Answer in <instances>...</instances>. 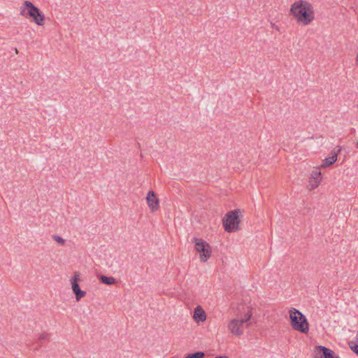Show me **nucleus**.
Segmentation results:
<instances>
[{"label":"nucleus","instance_id":"f257e3e1","mask_svg":"<svg viewBox=\"0 0 358 358\" xmlns=\"http://www.w3.org/2000/svg\"><path fill=\"white\" fill-rule=\"evenodd\" d=\"M290 13L302 25L309 24L315 17L313 6L303 0L294 2L291 6Z\"/></svg>","mask_w":358,"mask_h":358},{"label":"nucleus","instance_id":"f03ea898","mask_svg":"<svg viewBox=\"0 0 358 358\" xmlns=\"http://www.w3.org/2000/svg\"><path fill=\"white\" fill-rule=\"evenodd\" d=\"M252 308L248 306H242L239 308V318L231 320L227 325L231 334L240 337L243 334V324L247 322L252 317Z\"/></svg>","mask_w":358,"mask_h":358},{"label":"nucleus","instance_id":"7ed1b4c3","mask_svg":"<svg viewBox=\"0 0 358 358\" xmlns=\"http://www.w3.org/2000/svg\"><path fill=\"white\" fill-rule=\"evenodd\" d=\"M20 15L26 19L31 20L38 26L45 24V17L41 13L39 9L31 1H24L20 8Z\"/></svg>","mask_w":358,"mask_h":358},{"label":"nucleus","instance_id":"20e7f679","mask_svg":"<svg viewBox=\"0 0 358 358\" xmlns=\"http://www.w3.org/2000/svg\"><path fill=\"white\" fill-rule=\"evenodd\" d=\"M292 327L299 332L306 334L309 331V324L306 317L298 310L292 308L289 311Z\"/></svg>","mask_w":358,"mask_h":358},{"label":"nucleus","instance_id":"39448f33","mask_svg":"<svg viewBox=\"0 0 358 358\" xmlns=\"http://www.w3.org/2000/svg\"><path fill=\"white\" fill-rule=\"evenodd\" d=\"M240 214L241 211L239 210H234L225 215L222 219V223L226 231L231 233L240 229Z\"/></svg>","mask_w":358,"mask_h":358},{"label":"nucleus","instance_id":"423d86ee","mask_svg":"<svg viewBox=\"0 0 358 358\" xmlns=\"http://www.w3.org/2000/svg\"><path fill=\"white\" fill-rule=\"evenodd\" d=\"M194 248L199 255L200 261L206 262L212 255V248L208 243L201 238H195L193 240Z\"/></svg>","mask_w":358,"mask_h":358},{"label":"nucleus","instance_id":"0eeeda50","mask_svg":"<svg viewBox=\"0 0 358 358\" xmlns=\"http://www.w3.org/2000/svg\"><path fill=\"white\" fill-rule=\"evenodd\" d=\"M313 358H339L335 356L334 352L324 346L317 345L313 350Z\"/></svg>","mask_w":358,"mask_h":358},{"label":"nucleus","instance_id":"6e6552de","mask_svg":"<svg viewBox=\"0 0 358 358\" xmlns=\"http://www.w3.org/2000/svg\"><path fill=\"white\" fill-rule=\"evenodd\" d=\"M322 180V173L320 171H313L311 172L309 180H308V184L307 185V189L309 191H312L320 185Z\"/></svg>","mask_w":358,"mask_h":358},{"label":"nucleus","instance_id":"1a4fd4ad","mask_svg":"<svg viewBox=\"0 0 358 358\" xmlns=\"http://www.w3.org/2000/svg\"><path fill=\"white\" fill-rule=\"evenodd\" d=\"M146 201L152 212H155L159 209V200L153 191L148 192L146 196Z\"/></svg>","mask_w":358,"mask_h":358},{"label":"nucleus","instance_id":"9d476101","mask_svg":"<svg viewBox=\"0 0 358 358\" xmlns=\"http://www.w3.org/2000/svg\"><path fill=\"white\" fill-rule=\"evenodd\" d=\"M193 318L196 322H204L206 320V314L201 306H198L195 308Z\"/></svg>","mask_w":358,"mask_h":358},{"label":"nucleus","instance_id":"9b49d317","mask_svg":"<svg viewBox=\"0 0 358 358\" xmlns=\"http://www.w3.org/2000/svg\"><path fill=\"white\" fill-rule=\"evenodd\" d=\"M72 286V290L73 293L76 294V299L77 301H79L81 298L84 297L85 295V292L82 291L80 289L79 285L78 282H71Z\"/></svg>","mask_w":358,"mask_h":358},{"label":"nucleus","instance_id":"f8f14e48","mask_svg":"<svg viewBox=\"0 0 358 358\" xmlns=\"http://www.w3.org/2000/svg\"><path fill=\"white\" fill-rule=\"evenodd\" d=\"M336 152H334L331 157H327L323 160V163L319 166V169H324L332 165L337 160Z\"/></svg>","mask_w":358,"mask_h":358},{"label":"nucleus","instance_id":"ddd939ff","mask_svg":"<svg viewBox=\"0 0 358 358\" xmlns=\"http://www.w3.org/2000/svg\"><path fill=\"white\" fill-rule=\"evenodd\" d=\"M101 280L102 283L106 284V285H113L115 282V279L113 277H106V276H101Z\"/></svg>","mask_w":358,"mask_h":358},{"label":"nucleus","instance_id":"4468645a","mask_svg":"<svg viewBox=\"0 0 358 358\" xmlns=\"http://www.w3.org/2000/svg\"><path fill=\"white\" fill-rule=\"evenodd\" d=\"M80 280V273H79V272L76 271L74 273L73 276L71 279V282H78Z\"/></svg>","mask_w":358,"mask_h":358},{"label":"nucleus","instance_id":"2eb2a0df","mask_svg":"<svg viewBox=\"0 0 358 358\" xmlns=\"http://www.w3.org/2000/svg\"><path fill=\"white\" fill-rule=\"evenodd\" d=\"M55 240L61 245L64 244V240L59 236H55Z\"/></svg>","mask_w":358,"mask_h":358},{"label":"nucleus","instance_id":"dca6fc26","mask_svg":"<svg viewBox=\"0 0 358 358\" xmlns=\"http://www.w3.org/2000/svg\"><path fill=\"white\" fill-rule=\"evenodd\" d=\"M350 348L358 355V345L355 344L354 345H350Z\"/></svg>","mask_w":358,"mask_h":358},{"label":"nucleus","instance_id":"f3484780","mask_svg":"<svg viewBox=\"0 0 358 358\" xmlns=\"http://www.w3.org/2000/svg\"><path fill=\"white\" fill-rule=\"evenodd\" d=\"M273 27L275 28L277 31H279V28L278 26H275L274 24H272Z\"/></svg>","mask_w":358,"mask_h":358},{"label":"nucleus","instance_id":"a211bd4d","mask_svg":"<svg viewBox=\"0 0 358 358\" xmlns=\"http://www.w3.org/2000/svg\"><path fill=\"white\" fill-rule=\"evenodd\" d=\"M215 358H228V357H227L224 356V357H215Z\"/></svg>","mask_w":358,"mask_h":358},{"label":"nucleus","instance_id":"6ab92c4d","mask_svg":"<svg viewBox=\"0 0 358 358\" xmlns=\"http://www.w3.org/2000/svg\"><path fill=\"white\" fill-rule=\"evenodd\" d=\"M357 147H358V142H357Z\"/></svg>","mask_w":358,"mask_h":358}]
</instances>
